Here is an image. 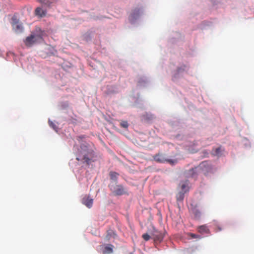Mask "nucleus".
Returning <instances> with one entry per match:
<instances>
[{
	"label": "nucleus",
	"instance_id": "nucleus-1",
	"mask_svg": "<svg viewBox=\"0 0 254 254\" xmlns=\"http://www.w3.org/2000/svg\"><path fill=\"white\" fill-rule=\"evenodd\" d=\"M36 33L32 32L26 38L24 41L26 46L30 47L35 43H40L43 41L44 32L40 28H36Z\"/></svg>",
	"mask_w": 254,
	"mask_h": 254
},
{
	"label": "nucleus",
	"instance_id": "nucleus-2",
	"mask_svg": "<svg viewBox=\"0 0 254 254\" xmlns=\"http://www.w3.org/2000/svg\"><path fill=\"white\" fill-rule=\"evenodd\" d=\"M93 157L94 154L92 151L85 149L79 152L76 159L78 161H80L83 163L89 165Z\"/></svg>",
	"mask_w": 254,
	"mask_h": 254
},
{
	"label": "nucleus",
	"instance_id": "nucleus-3",
	"mask_svg": "<svg viewBox=\"0 0 254 254\" xmlns=\"http://www.w3.org/2000/svg\"><path fill=\"white\" fill-rule=\"evenodd\" d=\"M153 158L154 161L159 163H164L167 162L172 165L177 163L176 160L167 159L165 157V155L161 153H158L154 155L153 156Z\"/></svg>",
	"mask_w": 254,
	"mask_h": 254
},
{
	"label": "nucleus",
	"instance_id": "nucleus-4",
	"mask_svg": "<svg viewBox=\"0 0 254 254\" xmlns=\"http://www.w3.org/2000/svg\"><path fill=\"white\" fill-rule=\"evenodd\" d=\"M11 25L13 30L16 33H20L23 31V27L22 25L16 18L14 17L12 18Z\"/></svg>",
	"mask_w": 254,
	"mask_h": 254
},
{
	"label": "nucleus",
	"instance_id": "nucleus-5",
	"mask_svg": "<svg viewBox=\"0 0 254 254\" xmlns=\"http://www.w3.org/2000/svg\"><path fill=\"white\" fill-rule=\"evenodd\" d=\"M152 238L155 242H160L164 238V234L157 230H154L152 234Z\"/></svg>",
	"mask_w": 254,
	"mask_h": 254
},
{
	"label": "nucleus",
	"instance_id": "nucleus-6",
	"mask_svg": "<svg viewBox=\"0 0 254 254\" xmlns=\"http://www.w3.org/2000/svg\"><path fill=\"white\" fill-rule=\"evenodd\" d=\"M113 192L117 195H121L126 193L124 188L122 185H116L114 187Z\"/></svg>",
	"mask_w": 254,
	"mask_h": 254
},
{
	"label": "nucleus",
	"instance_id": "nucleus-7",
	"mask_svg": "<svg viewBox=\"0 0 254 254\" xmlns=\"http://www.w3.org/2000/svg\"><path fill=\"white\" fill-rule=\"evenodd\" d=\"M103 254H110L113 252L114 246L111 244L101 246Z\"/></svg>",
	"mask_w": 254,
	"mask_h": 254
},
{
	"label": "nucleus",
	"instance_id": "nucleus-8",
	"mask_svg": "<svg viewBox=\"0 0 254 254\" xmlns=\"http://www.w3.org/2000/svg\"><path fill=\"white\" fill-rule=\"evenodd\" d=\"M93 202V199L88 195L84 196L82 200V203L89 208L92 207Z\"/></svg>",
	"mask_w": 254,
	"mask_h": 254
},
{
	"label": "nucleus",
	"instance_id": "nucleus-9",
	"mask_svg": "<svg viewBox=\"0 0 254 254\" xmlns=\"http://www.w3.org/2000/svg\"><path fill=\"white\" fill-rule=\"evenodd\" d=\"M197 230L199 233L202 234H209L210 233L209 229L208 228L207 226L205 225H201L198 227Z\"/></svg>",
	"mask_w": 254,
	"mask_h": 254
},
{
	"label": "nucleus",
	"instance_id": "nucleus-10",
	"mask_svg": "<svg viewBox=\"0 0 254 254\" xmlns=\"http://www.w3.org/2000/svg\"><path fill=\"white\" fill-rule=\"evenodd\" d=\"M46 11L43 10L42 8L38 7H37L35 10V14L36 15L42 17L46 15Z\"/></svg>",
	"mask_w": 254,
	"mask_h": 254
},
{
	"label": "nucleus",
	"instance_id": "nucleus-11",
	"mask_svg": "<svg viewBox=\"0 0 254 254\" xmlns=\"http://www.w3.org/2000/svg\"><path fill=\"white\" fill-rule=\"evenodd\" d=\"M185 191L184 192L180 191L176 195L178 202H182L184 200Z\"/></svg>",
	"mask_w": 254,
	"mask_h": 254
},
{
	"label": "nucleus",
	"instance_id": "nucleus-12",
	"mask_svg": "<svg viewBox=\"0 0 254 254\" xmlns=\"http://www.w3.org/2000/svg\"><path fill=\"white\" fill-rule=\"evenodd\" d=\"M180 186L182 189L181 191L184 192V191H185V192H186L187 191H188L189 188L188 183L187 182L182 183L180 184Z\"/></svg>",
	"mask_w": 254,
	"mask_h": 254
},
{
	"label": "nucleus",
	"instance_id": "nucleus-13",
	"mask_svg": "<svg viewBox=\"0 0 254 254\" xmlns=\"http://www.w3.org/2000/svg\"><path fill=\"white\" fill-rule=\"evenodd\" d=\"M109 175L111 180L117 181L119 175L115 172H110Z\"/></svg>",
	"mask_w": 254,
	"mask_h": 254
},
{
	"label": "nucleus",
	"instance_id": "nucleus-14",
	"mask_svg": "<svg viewBox=\"0 0 254 254\" xmlns=\"http://www.w3.org/2000/svg\"><path fill=\"white\" fill-rule=\"evenodd\" d=\"M213 155L215 156H220L221 154L222 150L221 147H218L213 150Z\"/></svg>",
	"mask_w": 254,
	"mask_h": 254
},
{
	"label": "nucleus",
	"instance_id": "nucleus-15",
	"mask_svg": "<svg viewBox=\"0 0 254 254\" xmlns=\"http://www.w3.org/2000/svg\"><path fill=\"white\" fill-rule=\"evenodd\" d=\"M187 175L191 177H194L196 176L195 170L193 168L190 170Z\"/></svg>",
	"mask_w": 254,
	"mask_h": 254
},
{
	"label": "nucleus",
	"instance_id": "nucleus-16",
	"mask_svg": "<svg viewBox=\"0 0 254 254\" xmlns=\"http://www.w3.org/2000/svg\"><path fill=\"white\" fill-rule=\"evenodd\" d=\"M120 126L123 128H127L128 124L127 121H123L121 122Z\"/></svg>",
	"mask_w": 254,
	"mask_h": 254
},
{
	"label": "nucleus",
	"instance_id": "nucleus-17",
	"mask_svg": "<svg viewBox=\"0 0 254 254\" xmlns=\"http://www.w3.org/2000/svg\"><path fill=\"white\" fill-rule=\"evenodd\" d=\"M49 124L51 127H52L55 130L57 131L58 127L54 123H53L52 121H49Z\"/></svg>",
	"mask_w": 254,
	"mask_h": 254
},
{
	"label": "nucleus",
	"instance_id": "nucleus-18",
	"mask_svg": "<svg viewBox=\"0 0 254 254\" xmlns=\"http://www.w3.org/2000/svg\"><path fill=\"white\" fill-rule=\"evenodd\" d=\"M142 237L146 241H148L150 238V236L147 233L143 234Z\"/></svg>",
	"mask_w": 254,
	"mask_h": 254
},
{
	"label": "nucleus",
	"instance_id": "nucleus-19",
	"mask_svg": "<svg viewBox=\"0 0 254 254\" xmlns=\"http://www.w3.org/2000/svg\"><path fill=\"white\" fill-rule=\"evenodd\" d=\"M40 3L45 4L47 5H50L51 2L47 0H38Z\"/></svg>",
	"mask_w": 254,
	"mask_h": 254
},
{
	"label": "nucleus",
	"instance_id": "nucleus-20",
	"mask_svg": "<svg viewBox=\"0 0 254 254\" xmlns=\"http://www.w3.org/2000/svg\"><path fill=\"white\" fill-rule=\"evenodd\" d=\"M186 68V66L185 65H184L183 68H182V67L178 68L177 71L179 73V72H181L182 70H185Z\"/></svg>",
	"mask_w": 254,
	"mask_h": 254
},
{
	"label": "nucleus",
	"instance_id": "nucleus-21",
	"mask_svg": "<svg viewBox=\"0 0 254 254\" xmlns=\"http://www.w3.org/2000/svg\"><path fill=\"white\" fill-rule=\"evenodd\" d=\"M216 227L217 228V231H221L222 230V228L220 227V226L219 225H216Z\"/></svg>",
	"mask_w": 254,
	"mask_h": 254
},
{
	"label": "nucleus",
	"instance_id": "nucleus-22",
	"mask_svg": "<svg viewBox=\"0 0 254 254\" xmlns=\"http://www.w3.org/2000/svg\"><path fill=\"white\" fill-rule=\"evenodd\" d=\"M106 239H107L108 240H109L110 239V237H109V235H107L106 236Z\"/></svg>",
	"mask_w": 254,
	"mask_h": 254
},
{
	"label": "nucleus",
	"instance_id": "nucleus-23",
	"mask_svg": "<svg viewBox=\"0 0 254 254\" xmlns=\"http://www.w3.org/2000/svg\"><path fill=\"white\" fill-rule=\"evenodd\" d=\"M191 236L192 238H195V234H191Z\"/></svg>",
	"mask_w": 254,
	"mask_h": 254
}]
</instances>
